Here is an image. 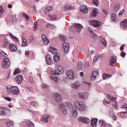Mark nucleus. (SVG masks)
I'll use <instances>...</instances> for the list:
<instances>
[{
	"mask_svg": "<svg viewBox=\"0 0 127 127\" xmlns=\"http://www.w3.org/2000/svg\"><path fill=\"white\" fill-rule=\"evenodd\" d=\"M65 104L70 112H71L74 118H77L78 116V111H79V112H85L86 109V105L82 102L75 101L73 105L69 101L65 102Z\"/></svg>",
	"mask_w": 127,
	"mask_h": 127,
	"instance_id": "nucleus-1",
	"label": "nucleus"
},
{
	"mask_svg": "<svg viewBox=\"0 0 127 127\" xmlns=\"http://www.w3.org/2000/svg\"><path fill=\"white\" fill-rule=\"evenodd\" d=\"M7 93L9 95H13V96H18L20 93V90L16 86H11L10 87L7 88Z\"/></svg>",
	"mask_w": 127,
	"mask_h": 127,
	"instance_id": "nucleus-2",
	"label": "nucleus"
},
{
	"mask_svg": "<svg viewBox=\"0 0 127 127\" xmlns=\"http://www.w3.org/2000/svg\"><path fill=\"white\" fill-rule=\"evenodd\" d=\"M64 70L62 66L60 65L59 64H57L55 65V71H52V75H60L63 73Z\"/></svg>",
	"mask_w": 127,
	"mask_h": 127,
	"instance_id": "nucleus-3",
	"label": "nucleus"
},
{
	"mask_svg": "<svg viewBox=\"0 0 127 127\" xmlns=\"http://www.w3.org/2000/svg\"><path fill=\"white\" fill-rule=\"evenodd\" d=\"M10 67V61L7 58H4L3 59V62L2 63V67L3 69H7Z\"/></svg>",
	"mask_w": 127,
	"mask_h": 127,
	"instance_id": "nucleus-4",
	"label": "nucleus"
},
{
	"mask_svg": "<svg viewBox=\"0 0 127 127\" xmlns=\"http://www.w3.org/2000/svg\"><path fill=\"white\" fill-rule=\"evenodd\" d=\"M90 24L93 25L97 29H101L102 26H101V23L98 21L91 20L90 21Z\"/></svg>",
	"mask_w": 127,
	"mask_h": 127,
	"instance_id": "nucleus-5",
	"label": "nucleus"
},
{
	"mask_svg": "<svg viewBox=\"0 0 127 127\" xmlns=\"http://www.w3.org/2000/svg\"><path fill=\"white\" fill-rule=\"evenodd\" d=\"M65 75L66 77L70 80H72V79H74V78H75L74 71L71 69L67 70L65 73Z\"/></svg>",
	"mask_w": 127,
	"mask_h": 127,
	"instance_id": "nucleus-6",
	"label": "nucleus"
},
{
	"mask_svg": "<svg viewBox=\"0 0 127 127\" xmlns=\"http://www.w3.org/2000/svg\"><path fill=\"white\" fill-rule=\"evenodd\" d=\"M63 48L64 50V53L67 54L69 52L70 49V46L67 42H64L63 45Z\"/></svg>",
	"mask_w": 127,
	"mask_h": 127,
	"instance_id": "nucleus-7",
	"label": "nucleus"
},
{
	"mask_svg": "<svg viewBox=\"0 0 127 127\" xmlns=\"http://www.w3.org/2000/svg\"><path fill=\"white\" fill-rule=\"evenodd\" d=\"M51 118V116L49 114L44 115L41 118V121L44 123H48L49 119Z\"/></svg>",
	"mask_w": 127,
	"mask_h": 127,
	"instance_id": "nucleus-8",
	"label": "nucleus"
},
{
	"mask_svg": "<svg viewBox=\"0 0 127 127\" xmlns=\"http://www.w3.org/2000/svg\"><path fill=\"white\" fill-rule=\"evenodd\" d=\"M78 121L84 124H89L90 123V119L86 117H80L78 118Z\"/></svg>",
	"mask_w": 127,
	"mask_h": 127,
	"instance_id": "nucleus-9",
	"label": "nucleus"
},
{
	"mask_svg": "<svg viewBox=\"0 0 127 127\" xmlns=\"http://www.w3.org/2000/svg\"><path fill=\"white\" fill-rule=\"evenodd\" d=\"M98 75H99V72L98 71H93L90 77L91 80H92V81H95L97 78V76H98Z\"/></svg>",
	"mask_w": 127,
	"mask_h": 127,
	"instance_id": "nucleus-10",
	"label": "nucleus"
},
{
	"mask_svg": "<svg viewBox=\"0 0 127 127\" xmlns=\"http://www.w3.org/2000/svg\"><path fill=\"white\" fill-rule=\"evenodd\" d=\"M53 98L58 103H60V102L62 101V98H61V96L58 93H55L53 95Z\"/></svg>",
	"mask_w": 127,
	"mask_h": 127,
	"instance_id": "nucleus-11",
	"label": "nucleus"
},
{
	"mask_svg": "<svg viewBox=\"0 0 127 127\" xmlns=\"http://www.w3.org/2000/svg\"><path fill=\"white\" fill-rule=\"evenodd\" d=\"M15 81L18 84H21L22 81H23V76L21 74H18L16 77Z\"/></svg>",
	"mask_w": 127,
	"mask_h": 127,
	"instance_id": "nucleus-12",
	"label": "nucleus"
},
{
	"mask_svg": "<svg viewBox=\"0 0 127 127\" xmlns=\"http://www.w3.org/2000/svg\"><path fill=\"white\" fill-rule=\"evenodd\" d=\"M117 63V57L116 56H113L110 59V65L111 66H115Z\"/></svg>",
	"mask_w": 127,
	"mask_h": 127,
	"instance_id": "nucleus-13",
	"label": "nucleus"
},
{
	"mask_svg": "<svg viewBox=\"0 0 127 127\" xmlns=\"http://www.w3.org/2000/svg\"><path fill=\"white\" fill-rule=\"evenodd\" d=\"M73 27L76 30L77 32H80L82 28H83V26L80 24H74Z\"/></svg>",
	"mask_w": 127,
	"mask_h": 127,
	"instance_id": "nucleus-14",
	"label": "nucleus"
},
{
	"mask_svg": "<svg viewBox=\"0 0 127 127\" xmlns=\"http://www.w3.org/2000/svg\"><path fill=\"white\" fill-rule=\"evenodd\" d=\"M42 41L45 45H48L49 44V40L46 37L45 35H42Z\"/></svg>",
	"mask_w": 127,
	"mask_h": 127,
	"instance_id": "nucleus-15",
	"label": "nucleus"
},
{
	"mask_svg": "<svg viewBox=\"0 0 127 127\" xmlns=\"http://www.w3.org/2000/svg\"><path fill=\"white\" fill-rule=\"evenodd\" d=\"M80 11L83 13H87L89 11V9L86 5H82L80 7Z\"/></svg>",
	"mask_w": 127,
	"mask_h": 127,
	"instance_id": "nucleus-16",
	"label": "nucleus"
},
{
	"mask_svg": "<svg viewBox=\"0 0 127 127\" xmlns=\"http://www.w3.org/2000/svg\"><path fill=\"white\" fill-rule=\"evenodd\" d=\"M45 58L47 64H48V65H51V64H52V58L51 57V56L48 55Z\"/></svg>",
	"mask_w": 127,
	"mask_h": 127,
	"instance_id": "nucleus-17",
	"label": "nucleus"
},
{
	"mask_svg": "<svg viewBox=\"0 0 127 127\" xmlns=\"http://www.w3.org/2000/svg\"><path fill=\"white\" fill-rule=\"evenodd\" d=\"M80 86L81 85H80L78 82H74L71 84V88L74 90H78Z\"/></svg>",
	"mask_w": 127,
	"mask_h": 127,
	"instance_id": "nucleus-18",
	"label": "nucleus"
},
{
	"mask_svg": "<svg viewBox=\"0 0 127 127\" xmlns=\"http://www.w3.org/2000/svg\"><path fill=\"white\" fill-rule=\"evenodd\" d=\"M9 47L10 48V50H11L12 52H15V51H17V46H15L13 44H10Z\"/></svg>",
	"mask_w": 127,
	"mask_h": 127,
	"instance_id": "nucleus-19",
	"label": "nucleus"
},
{
	"mask_svg": "<svg viewBox=\"0 0 127 127\" xmlns=\"http://www.w3.org/2000/svg\"><path fill=\"white\" fill-rule=\"evenodd\" d=\"M98 122V119L94 118L91 120V124L92 127H97V123Z\"/></svg>",
	"mask_w": 127,
	"mask_h": 127,
	"instance_id": "nucleus-20",
	"label": "nucleus"
},
{
	"mask_svg": "<svg viewBox=\"0 0 127 127\" xmlns=\"http://www.w3.org/2000/svg\"><path fill=\"white\" fill-rule=\"evenodd\" d=\"M54 61H55V62H58L60 61V54L59 53H57L55 55H54L53 57Z\"/></svg>",
	"mask_w": 127,
	"mask_h": 127,
	"instance_id": "nucleus-21",
	"label": "nucleus"
},
{
	"mask_svg": "<svg viewBox=\"0 0 127 127\" xmlns=\"http://www.w3.org/2000/svg\"><path fill=\"white\" fill-rule=\"evenodd\" d=\"M49 51L53 54H55V53H57L58 50L56 48L51 46L49 48Z\"/></svg>",
	"mask_w": 127,
	"mask_h": 127,
	"instance_id": "nucleus-22",
	"label": "nucleus"
},
{
	"mask_svg": "<svg viewBox=\"0 0 127 127\" xmlns=\"http://www.w3.org/2000/svg\"><path fill=\"white\" fill-rule=\"evenodd\" d=\"M71 9H74V7L71 6L68 4H66L64 7V10L65 11H68V10H71Z\"/></svg>",
	"mask_w": 127,
	"mask_h": 127,
	"instance_id": "nucleus-23",
	"label": "nucleus"
},
{
	"mask_svg": "<svg viewBox=\"0 0 127 127\" xmlns=\"http://www.w3.org/2000/svg\"><path fill=\"white\" fill-rule=\"evenodd\" d=\"M5 111H6V108L0 107V116H4L5 115Z\"/></svg>",
	"mask_w": 127,
	"mask_h": 127,
	"instance_id": "nucleus-24",
	"label": "nucleus"
},
{
	"mask_svg": "<svg viewBox=\"0 0 127 127\" xmlns=\"http://www.w3.org/2000/svg\"><path fill=\"white\" fill-rule=\"evenodd\" d=\"M88 30H89V31H90V32H91V36L92 37H93V38H97V34H96L94 33V30H93V29L91 28L90 27H88Z\"/></svg>",
	"mask_w": 127,
	"mask_h": 127,
	"instance_id": "nucleus-25",
	"label": "nucleus"
},
{
	"mask_svg": "<svg viewBox=\"0 0 127 127\" xmlns=\"http://www.w3.org/2000/svg\"><path fill=\"white\" fill-rule=\"evenodd\" d=\"M121 25L124 29H126L127 27V19L124 20L121 23Z\"/></svg>",
	"mask_w": 127,
	"mask_h": 127,
	"instance_id": "nucleus-26",
	"label": "nucleus"
},
{
	"mask_svg": "<svg viewBox=\"0 0 127 127\" xmlns=\"http://www.w3.org/2000/svg\"><path fill=\"white\" fill-rule=\"evenodd\" d=\"M97 14H98V9H97L96 8H94L93 9L92 16H93V17H96L97 16Z\"/></svg>",
	"mask_w": 127,
	"mask_h": 127,
	"instance_id": "nucleus-27",
	"label": "nucleus"
},
{
	"mask_svg": "<svg viewBox=\"0 0 127 127\" xmlns=\"http://www.w3.org/2000/svg\"><path fill=\"white\" fill-rule=\"evenodd\" d=\"M107 98L109 101H111V102H115L116 101V97H113L111 95L108 94Z\"/></svg>",
	"mask_w": 127,
	"mask_h": 127,
	"instance_id": "nucleus-28",
	"label": "nucleus"
},
{
	"mask_svg": "<svg viewBox=\"0 0 127 127\" xmlns=\"http://www.w3.org/2000/svg\"><path fill=\"white\" fill-rule=\"evenodd\" d=\"M99 123L102 127H105L107 126V124H106V122L104 120H99Z\"/></svg>",
	"mask_w": 127,
	"mask_h": 127,
	"instance_id": "nucleus-29",
	"label": "nucleus"
},
{
	"mask_svg": "<svg viewBox=\"0 0 127 127\" xmlns=\"http://www.w3.org/2000/svg\"><path fill=\"white\" fill-rule=\"evenodd\" d=\"M112 77V75L111 74H107L106 73H104L103 74V78L104 80H106V79H109V78H111Z\"/></svg>",
	"mask_w": 127,
	"mask_h": 127,
	"instance_id": "nucleus-30",
	"label": "nucleus"
},
{
	"mask_svg": "<svg viewBox=\"0 0 127 127\" xmlns=\"http://www.w3.org/2000/svg\"><path fill=\"white\" fill-rule=\"evenodd\" d=\"M50 79L55 81V82H57L58 81V77L56 75H52V76H50Z\"/></svg>",
	"mask_w": 127,
	"mask_h": 127,
	"instance_id": "nucleus-31",
	"label": "nucleus"
},
{
	"mask_svg": "<svg viewBox=\"0 0 127 127\" xmlns=\"http://www.w3.org/2000/svg\"><path fill=\"white\" fill-rule=\"evenodd\" d=\"M7 127H13V122L11 121H9L6 123Z\"/></svg>",
	"mask_w": 127,
	"mask_h": 127,
	"instance_id": "nucleus-32",
	"label": "nucleus"
},
{
	"mask_svg": "<svg viewBox=\"0 0 127 127\" xmlns=\"http://www.w3.org/2000/svg\"><path fill=\"white\" fill-rule=\"evenodd\" d=\"M110 115L111 118H112L113 121H117V118L116 117V116H115L114 112H110Z\"/></svg>",
	"mask_w": 127,
	"mask_h": 127,
	"instance_id": "nucleus-33",
	"label": "nucleus"
},
{
	"mask_svg": "<svg viewBox=\"0 0 127 127\" xmlns=\"http://www.w3.org/2000/svg\"><path fill=\"white\" fill-rule=\"evenodd\" d=\"M52 9V7L50 6L47 7L46 9L45 10V14L47 15L48 13V12L50 11Z\"/></svg>",
	"mask_w": 127,
	"mask_h": 127,
	"instance_id": "nucleus-34",
	"label": "nucleus"
},
{
	"mask_svg": "<svg viewBox=\"0 0 127 127\" xmlns=\"http://www.w3.org/2000/svg\"><path fill=\"white\" fill-rule=\"evenodd\" d=\"M22 46H27V41H26V39L25 38H23L22 39Z\"/></svg>",
	"mask_w": 127,
	"mask_h": 127,
	"instance_id": "nucleus-35",
	"label": "nucleus"
},
{
	"mask_svg": "<svg viewBox=\"0 0 127 127\" xmlns=\"http://www.w3.org/2000/svg\"><path fill=\"white\" fill-rule=\"evenodd\" d=\"M26 127H34V125L33 124V123H32V122L30 121H28L27 122Z\"/></svg>",
	"mask_w": 127,
	"mask_h": 127,
	"instance_id": "nucleus-36",
	"label": "nucleus"
},
{
	"mask_svg": "<svg viewBox=\"0 0 127 127\" xmlns=\"http://www.w3.org/2000/svg\"><path fill=\"white\" fill-rule=\"evenodd\" d=\"M100 59H102V57L100 56H96L93 59V62H97V61L100 60Z\"/></svg>",
	"mask_w": 127,
	"mask_h": 127,
	"instance_id": "nucleus-37",
	"label": "nucleus"
},
{
	"mask_svg": "<svg viewBox=\"0 0 127 127\" xmlns=\"http://www.w3.org/2000/svg\"><path fill=\"white\" fill-rule=\"evenodd\" d=\"M83 66L82 64V62H78V64L77 65V68L78 70H81L82 69V67Z\"/></svg>",
	"mask_w": 127,
	"mask_h": 127,
	"instance_id": "nucleus-38",
	"label": "nucleus"
},
{
	"mask_svg": "<svg viewBox=\"0 0 127 127\" xmlns=\"http://www.w3.org/2000/svg\"><path fill=\"white\" fill-rule=\"evenodd\" d=\"M111 17L112 21H116V19H117V15L115 14H112Z\"/></svg>",
	"mask_w": 127,
	"mask_h": 127,
	"instance_id": "nucleus-39",
	"label": "nucleus"
},
{
	"mask_svg": "<svg viewBox=\"0 0 127 127\" xmlns=\"http://www.w3.org/2000/svg\"><path fill=\"white\" fill-rule=\"evenodd\" d=\"M50 18L52 19V20H57V16L56 15H49Z\"/></svg>",
	"mask_w": 127,
	"mask_h": 127,
	"instance_id": "nucleus-40",
	"label": "nucleus"
},
{
	"mask_svg": "<svg viewBox=\"0 0 127 127\" xmlns=\"http://www.w3.org/2000/svg\"><path fill=\"white\" fill-rule=\"evenodd\" d=\"M78 97L79 99H81L82 100H84L85 99V96L84 95V94L82 93H78Z\"/></svg>",
	"mask_w": 127,
	"mask_h": 127,
	"instance_id": "nucleus-41",
	"label": "nucleus"
},
{
	"mask_svg": "<svg viewBox=\"0 0 127 127\" xmlns=\"http://www.w3.org/2000/svg\"><path fill=\"white\" fill-rule=\"evenodd\" d=\"M31 105L35 107H38V103H37V102L36 101L32 102Z\"/></svg>",
	"mask_w": 127,
	"mask_h": 127,
	"instance_id": "nucleus-42",
	"label": "nucleus"
},
{
	"mask_svg": "<svg viewBox=\"0 0 127 127\" xmlns=\"http://www.w3.org/2000/svg\"><path fill=\"white\" fill-rule=\"evenodd\" d=\"M10 37L11 39L14 40V41H16V42H18V39H17L16 37L13 36L12 34H10Z\"/></svg>",
	"mask_w": 127,
	"mask_h": 127,
	"instance_id": "nucleus-43",
	"label": "nucleus"
},
{
	"mask_svg": "<svg viewBox=\"0 0 127 127\" xmlns=\"http://www.w3.org/2000/svg\"><path fill=\"white\" fill-rule=\"evenodd\" d=\"M21 71H20V69L19 68H17L14 71V75H17V74H19V73H21Z\"/></svg>",
	"mask_w": 127,
	"mask_h": 127,
	"instance_id": "nucleus-44",
	"label": "nucleus"
},
{
	"mask_svg": "<svg viewBox=\"0 0 127 127\" xmlns=\"http://www.w3.org/2000/svg\"><path fill=\"white\" fill-rule=\"evenodd\" d=\"M37 25H38V22H35L34 23V30L35 31L37 30Z\"/></svg>",
	"mask_w": 127,
	"mask_h": 127,
	"instance_id": "nucleus-45",
	"label": "nucleus"
},
{
	"mask_svg": "<svg viewBox=\"0 0 127 127\" xmlns=\"http://www.w3.org/2000/svg\"><path fill=\"white\" fill-rule=\"evenodd\" d=\"M9 44V41L7 40L6 39H4V46H6Z\"/></svg>",
	"mask_w": 127,
	"mask_h": 127,
	"instance_id": "nucleus-46",
	"label": "nucleus"
},
{
	"mask_svg": "<svg viewBox=\"0 0 127 127\" xmlns=\"http://www.w3.org/2000/svg\"><path fill=\"white\" fill-rule=\"evenodd\" d=\"M42 88H44V89H48L49 88V86L46 83H42Z\"/></svg>",
	"mask_w": 127,
	"mask_h": 127,
	"instance_id": "nucleus-47",
	"label": "nucleus"
},
{
	"mask_svg": "<svg viewBox=\"0 0 127 127\" xmlns=\"http://www.w3.org/2000/svg\"><path fill=\"white\" fill-rule=\"evenodd\" d=\"M47 26L50 27V28H53V29H55V28H56V26H55V25H52L51 24H48Z\"/></svg>",
	"mask_w": 127,
	"mask_h": 127,
	"instance_id": "nucleus-48",
	"label": "nucleus"
},
{
	"mask_svg": "<svg viewBox=\"0 0 127 127\" xmlns=\"http://www.w3.org/2000/svg\"><path fill=\"white\" fill-rule=\"evenodd\" d=\"M23 15L26 18L27 21H28V20H29V16H28V15H27V14L24 13L23 14Z\"/></svg>",
	"mask_w": 127,
	"mask_h": 127,
	"instance_id": "nucleus-49",
	"label": "nucleus"
},
{
	"mask_svg": "<svg viewBox=\"0 0 127 127\" xmlns=\"http://www.w3.org/2000/svg\"><path fill=\"white\" fill-rule=\"evenodd\" d=\"M101 43H102V44H103L104 46H107V41H106V39H102L101 40Z\"/></svg>",
	"mask_w": 127,
	"mask_h": 127,
	"instance_id": "nucleus-50",
	"label": "nucleus"
},
{
	"mask_svg": "<svg viewBox=\"0 0 127 127\" xmlns=\"http://www.w3.org/2000/svg\"><path fill=\"white\" fill-rule=\"evenodd\" d=\"M125 12H126V10H125V9H123L122 10H121L119 12V16H122V15H123V14H124V13H125Z\"/></svg>",
	"mask_w": 127,
	"mask_h": 127,
	"instance_id": "nucleus-51",
	"label": "nucleus"
},
{
	"mask_svg": "<svg viewBox=\"0 0 127 127\" xmlns=\"http://www.w3.org/2000/svg\"><path fill=\"white\" fill-rule=\"evenodd\" d=\"M59 106L61 109H65L66 108V106L64 103H61Z\"/></svg>",
	"mask_w": 127,
	"mask_h": 127,
	"instance_id": "nucleus-52",
	"label": "nucleus"
},
{
	"mask_svg": "<svg viewBox=\"0 0 127 127\" xmlns=\"http://www.w3.org/2000/svg\"><path fill=\"white\" fill-rule=\"evenodd\" d=\"M93 4L99 5V0H93Z\"/></svg>",
	"mask_w": 127,
	"mask_h": 127,
	"instance_id": "nucleus-53",
	"label": "nucleus"
},
{
	"mask_svg": "<svg viewBox=\"0 0 127 127\" xmlns=\"http://www.w3.org/2000/svg\"><path fill=\"white\" fill-rule=\"evenodd\" d=\"M119 9H120V5H115V6L114 7V10H115V11H118Z\"/></svg>",
	"mask_w": 127,
	"mask_h": 127,
	"instance_id": "nucleus-54",
	"label": "nucleus"
},
{
	"mask_svg": "<svg viewBox=\"0 0 127 127\" xmlns=\"http://www.w3.org/2000/svg\"><path fill=\"white\" fill-rule=\"evenodd\" d=\"M103 103L105 106H107V105H109V104H110V101H108L107 100L104 99L103 101Z\"/></svg>",
	"mask_w": 127,
	"mask_h": 127,
	"instance_id": "nucleus-55",
	"label": "nucleus"
},
{
	"mask_svg": "<svg viewBox=\"0 0 127 127\" xmlns=\"http://www.w3.org/2000/svg\"><path fill=\"white\" fill-rule=\"evenodd\" d=\"M4 12V10L2 8L1 6H0V14H2Z\"/></svg>",
	"mask_w": 127,
	"mask_h": 127,
	"instance_id": "nucleus-56",
	"label": "nucleus"
},
{
	"mask_svg": "<svg viewBox=\"0 0 127 127\" xmlns=\"http://www.w3.org/2000/svg\"><path fill=\"white\" fill-rule=\"evenodd\" d=\"M12 19L13 21H14L15 22L17 21V20L16 19V17L14 15L12 16Z\"/></svg>",
	"mask_w": 127,
	"mask_h": 127,
	"instance_id": "nucleus-57",
	"label": "nucleus"
},
{
	"mask_svg": "<svg viewBox=\"0 0 127 127\" xmlns=\"http://www.w3.org/2000/svg\"><path fill=\"white\" fill-rule=\"evenodd\" d=\"M30 54V53L29 51H26L25 52V55L26 56V57H29V55Z\"/></svg>",
	"mask_w": 127,
	"mask_h": 127,
	"instance_id": "nucleus-58",
	"label": "nucleus"
},
{
	"mask_svg": "<svg viewBox=\"0 0 127 127\" xmlns=\"http://www.w3.org/2000/svg\"><path fill=\"white\" fill-rule=\"evenodd\" d=\"M4 99L6 101H8V102H10L11 101V99L8 97H5Z\"/></svg>",
	"mask_w": 127,
	"mask_h": 127,
	"instance_id": "nucleus-59",
	"label": "nucleus"
},
{
	"mask_svg": "<svg viewBox=\"0 0 127 127\" xmlns=\"http://www.w3.org/2000/svg\"><path fill=\"white\" fill-rule=\"evenodd\" d=\"M103 11L105 14H108L109 13V11L107 9H103Z\"/></svg>",
	"mask_w": 127,
	"mask_h": 127,
	"instance_id": "nucleus-60",
	"label": "nucleus"
},
{
	"mask_svg": "<svg viewBox=\"0 0 127 127\" xmlns=\"http://www.w3.org/2000/svg\"><path fill=\"white\" fill-rule=\"evenodd\" d=\"M63 113L64 114V115H66L67 114V110L64 109L63 110Z\"/></svg>",
	"mask_w": 127,
	"mask_h": 127,
	"instance_id": "nucleus-61",
	"label": "nucleus"
},
{
	"mask_svg": "<svg viewBox=\"0 0 127 127\" xmlns=\"http://www.w3.org/2000/svg\"><path fill=\"white\" fill-rule=\"evenodd\" d=\"M126 52H123L121 53V56H122V57H126Z\"/></svg>",
	"mask_w": 127,
	"mask_h": 127,
	"instance_id": "nucleus-62",
	"label": "nucleus"
},
{
	"mask_svg": "<svg viewBox=\"0 0 127 127\" xmlns=\"http://www.w3.org/2000/svg\"><path fill=\"white\" fill-rule=\"evenodd\" d=\"M2 56H3V57H7V55H6V54H5V53L4 52H2L1 53Z\"/></svg>",
	"mask_w": 127,
	"mask_h": 127,
	"instance_id": "nucleus-63",
	"label": "nucleus"
},
{
	"mask_svg": "<svg viewBox=\"0 0 127 127\" xmlns=\"http://www.w3.org/2000/svg\"><path fill=\"white\" fill-rule=\"evenodd\" d=\"M126 46L125 44H123L121 47H120V50H124V48Z\"/></svg>",
	"mask_w": 127,
	"mask_h": 127,
	"instance_id": "nucleus-64",
	"label": "nucleus"
}]
</instances>
